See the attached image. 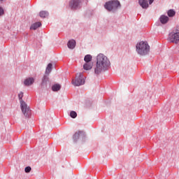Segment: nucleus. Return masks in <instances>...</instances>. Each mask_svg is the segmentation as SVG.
Returning <instances> with one entry per match:
<instances>
[{"label": "nucleus", "mask_w": 179, "mask_h": 179, "mask_svg": "<svg viewBox=\"0 0 179 179\" xmlns=\"http://www.w3.org/2000/svg\"><path fill=\"white\" fill-rule=\"evenodd\" d=\"M40 26H41V22H36L31 25V30H37V29H38V27H40Z\"/></svg>", "instance_id": "nucleus-15"}, {"label": "nucleus", "mask_w": 179, "mask_h": 179, "mask_svg": "<svg viewBox=\"0 0 179 179\" xmlns=\"http://www.w3.org/2000/svg\"><path fill=\"white\" fill-rule=\"evenodd\" d=\"M52 69V64L50 63L46 68V73H50Z\"/></svg>", "instance_id": "nucleus-19"}, {"label": "nucleus", "mask_w": 179, "mask_h": 179, "mask_svg": "<svg viewBox=\"0 0 179 179\" xmlns=\"http://www.w3.org/2000/svg\"><path fill=\"white\" fill-rule=\"evenodd\" d=\"M24 171H25V173H30V171H31V167H30V166H27V167L24 169Z\"/></svg>", "instance_id": "nucleus-22"}, {"label": "nucleus", "mask_w": 179, "mask_h": 179, "mask_svg": "<svg viewBox=\"0 0 179 179\" xmlns=\"http://www.w3.org/2000/svg\"><path fill=\"white\" fill-rule=\"evenodd\" d=\"M153 1H155V0H149V3H150V4L153 3Z\"/></svg>", "instance_id": "nucleus-24"}, {"label": "nucleus", "mask_w": 179, "mask_h": 179, "mask_svg": "<svg viewBox=\"0 0 179 179\" xmlns=\"http://www.w3.org/2000/svg\"><path fill=\"white\" fill-rule=\"evenodd\" d=\"M168 41L178 44L179 43V27L173 29L169 35Z\"/></svg>", "instance_id": "nucleus-4"}, {"label": "nucleus", "mask_w": 179, "mask_h": 179, "mask_svg": "<svg viewBox=\"0 0 179 179\" xmlns=\"http://www.w3.org/2000/svg\"><path fill=\"white\" fill-rule=\"evenodd\" d=\"M80 3V0H71L69 2V6L71 9H76L79 8V5Z\"/></svg>", "instance_id": "nucleus-7"}, {"label": "nucleus", "mask_w": 179, "mask_h": 179, "mask_svg": "<svg viewBox=\"0 0 179 179\" xmlns=\"http://www.w3.org/2000/svg\"><path fill=\"white\" fill-rule=\"evenodd\" d=\"M3 13H4L3 8H2V7H0V16H2Z\"/></svg>", "instance_id": "nucleus-23"}, {"label": "nucleus", "mask_w": 179, "mask_h": 179, "mask_svg": "<svg viewBox=\"0 0 179 179\" xmlns=\"http://www.w3.org/2000/svg\"><path fill=\"white\" fill-rule=\"evenodd\" d=\"M71 83L73 86H82V85H85V78H83L82 73H77L76 80H72Z\"/></svg>", "instance_id": "nucleus-6"}, {"label": "nucleus", "mask_w": 179, "mask_h": 179, "mask_svg": "<svg viewBox=\"0 0 179 179\" xmlns=\"http://www.w3.org/2000/svg\"><path fill=\"white\" fill-rule=\"evenodd\" d=\"M159 21L162 24H166L169 22V17L166 15H161L159 17Z\"/></svg>", "instance_id": "nucleus-12"}, {"label": "nucleus", "mask_w": 179, "mask_h": 179, "mask_svg": "<svg viewBox=\"0 0 179 179\" xmlns=\"http://www.w3.org/2000/svg\"><path fill=\"white\" fill-rule=\"evenodd\" d=\"M0 1H3V0H0Z\"/></svg>", "instance_id": "nucleus-25"}, {"label": "nucleus", "mask_w": 179, "mask_h": 179, "mask_svg": "<svg viewBox=\"0 0 179 179\" xmlns=\"http://www.w3.org/2000/svg\"><path fill=\"white\" fill-rule=\"evenodd\" d=\"M92 57L90 55H87L84 57V61H85V64L93 62H92Z\"/></svg>", "instance_id": "nucleus-14"}, {"label": "nucleus", "mask_w": 179, "mask_h": 179, "mask_svg": "<svg viewBox=\"0 0 179 179\" xmlns=\"http://www.w3.org/2000/svg\"><path fill=\"white\" fill-rule=\"evenodd\" d=\"M33 83H34V78H27L24 81V85L25 86H30V85H33Z\"/></svg>", "instance_id": "nucleus-11"}, {"label": "nucleus", "mask_w": 179, "mask_h": 179, "mask_svg": "<svg viewBox=\"0 0 179 179\" xmlns=\"http://www.w3.org/2000/svg\"><path fill=\"white\" fill-rule=\"evenodd\" d=\"M18 97L20 100V106H21V110L25 117H29L30 114V108L27 107V104H26V102L23 100H21L23 99V92H20L18 94Z\"/></svg>", "instance_id": "nucleus-5"}, {"label": "nucleus", "mask_w": 179, "mask_h": 179, "mask_svg": "<svg viewBox=\"0 0 179 179\" xmlns=\"http://www.w3.org/2000/svg\"><path fill=\"white\" fill-rule=\"evenodd\" d=\"M41 85L42 86H45V85H47V78L45 77L43 78Z\"/></svg>", "instance_id": "nucleus-21"}, {"label": "nucleus", "mask_w": 179, "mask_h": 179, "mask_svg": "<svg viewBox=\"0 0 179 179\" xmlns=\"http://www.w3.org/2000/svg\"><path fill=\"white\" fill-rule=\"evenodd\" d=\"M70 117H71V118H76V117H78V113L73 110L70 113Z\"/></svg>", "instance_id": "nucleus-20"}, {"label": "nucleus", "mask_w": 179, "mask_h": 179, "mask_svg": "<svg viewBox=\"0 0 179 179\" xmlns=\"http://www.w3.org/2000/svg\"><path fill=\"white\" fill-rule=\"evenodd\" d=\"M93 68V62L91 63H85L83 65V69L85 71H90Z\"/></svg>", "instance_id": "nucleus-13"}, {"label": "nucleus", "mask_w": 179, "mask_h": 179, "mask_svg": "<svg viewBox=\"0 0 179 179\" xmlns=\"http://www.w3.org/2000/svg\"><path fill=\"white\" fill-rule=\"evenodd\" d=\"M136 52L139 55H148L150 51V46L148 44V42L141 41L137 43L136 46Z\"/></svg>", "instance_id": "nucleus-2"}, {"label": "nucleus", "mask_w": 179, "mask_h": 179, "mask_svg": "<svg viewBox=\"0 0 179 179\" xmlns=\"http://www.w3.org/2000/svg\"><path fill=\"white\" fill-rule=\"evenodd\" d=\"M138 3L143 9H148V8H149V4L146 0H138Z\"/></svg>", "instance_id": "nucleus-8"}, {"label": "nucleus", "mask_w": 179, "mask_h": 179, "mask_svg": "<svg viewBox=\"0 0 179 179\" xmlns=\"http://www.w3.org/2000/svg\"><path fill=\"white\" fill-rule=\"evenodd\" d=\"M76 46V41L73 39L70 40L67 43V47L70 48V50H73Z\"/></svg>", "instance_id": "nucleus-9"}, {"label": "nucleus", "mask_w": 179, "mask_h": 179, "mask_svg": "<svg viewBox=\"0 0 179 179\" xmlns=\"http://www.w3.org/2000/svg\"><path fill=\"white\" fill-rule=\"evenodd\" d=\"M110 63L108 58L103 54H99L96 57V65L94 69V72L96 75L101 73L103 71H106Z\"/></svg>", "instance_id": "nucleus-1"}, {"label": "nucleus", "mask_w": 179, "mask_h": 179, "mask_svg": "<svg viewBox=\"0 0 179 179\" xmlns=\"http://www.w3.org/2000/svg\"><path fill=\"white\" fill-rule=\"evenodd\" d=\"M167 13L169 17H173V16L176 15V11H174V10H169Z\"/></svg>", "instance_id": "nucleus-18"}, {"label": "nucleus", "mask_w": 179, "mask_h": 179, "mask_svg": "<svg viewBox=\"0 0 179 179\" xmlns=\"http://www.w3.org/2000/svg\"><path fill=\"white\" fill-rule=\"evenodd\" d=\"M52 90L53 92H58V90H61V85L59 84H55L52 87Z\"/></svg>", "instance_id": "nucleus-16"}, {"label": "nucleus", "mask_w": 179, "mask_h": 179, "mask_svg": "<svg viewBox=\"0 0 179 179\" xmlns=\"http://www.w3.org/2000/svg\"><path fill=\"white\" fill-rule=\"evenodd\" d=\"M120 6H121V4L118 0L109 1L104 5L105 8L109 12H111V10H117Z\"/></svg>", "instance_id": "nucleus-3"}, {"label": "nucleus", "mask_w": 179, "mask_h": 179, "mask_svg": "<svg viewBox=\"0 0 179 179\" xmlns=\"http://www.w3.org/2000/svg\"><path fill=\"white\" fill-rule=\"evenodd\" d=\"M39 16L41 17H47V16H48V12H47V11H41L39 13Z\"/></svg>", "instance_id": "nucleus-17"}, {"label": "nucleus", "mask_w": 179, "mask_h": 179, "mask_svg": "<svg viewBox=\"0 0 179 179\" xmlns=\"http://www.w3.org/2000/svg\"><path fill=\"white\" fill-rule=\"evenodd\" d=\"M84 136H85V132L78 131V132H76L73 135V139H74V141H76L77 139H79L80 138H84Z\"/></svg>", "instance_id": "nucleus-10"}]
</instances>
